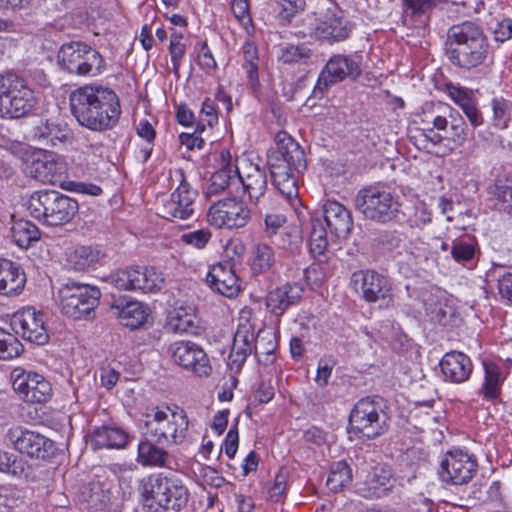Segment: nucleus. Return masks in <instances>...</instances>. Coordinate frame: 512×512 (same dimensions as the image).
<instances>
[{"label": "nucleus", "mask_w": 512, "mask_h": 512, "mask_svg": "<svg viewBox=\"0 0 512 512\" xmlns=\"http://www.w3.org/2000/svg\"><path fill=\"white\" fill-rule=\"evenodd\" d=\"M275 249L266 242L253 244L249 251L248 266L253 277L273 273L277 266Z\"/></svg>", "instance_id": "7c9ffc66"}, {"label": "nucleus", "mask_w": 512, "mask_h": 512, "mask_svg": "<svg viewBox=\"0 0 512 512\" xmlns=\"http://www.w3.org/2000/svg\"><path fill=\"white\" fill-rule=\"evenodd\" d=\"M111 309L114 314L120 320L121 324L132 330L141 327L149 316V309L143 303L139 301H127L121 300L115 301Z\"/></svg>", "instance_id": "72a5a7b5"}, {"label": "nucleus", "mask_w": 512, "mask_h": 512, "mask_svg": "<svg viewBox=\"0 0 512 512\" xmlns=\"http://www.w3.org/2000/svg\"><path fill=\"white\" fill-rule=\"evenodd\" d=\"M440 369L446 381L463 383L469 379L473 365L470 358L464 353L451 351L442 357Z\"/></svg>", "instance_id": "c756f323"}, {"label": "nucleus", "mask_w": 512, "mask_h": 512, "mask_svg": "<svg viewBox=\"0 0 512 512\" xmlns=\"http://www.w3.org/2000/svg\"><path fill=\"white\" fill-rule=\"evenodd\" d=\"M70 110L77 122L92 131H105L116 126L121 115L118 95L100 84H85L70 94Z\"/></svg>", "instance_id": "f257e3e1"}, {"label": "nucleus", "mask_w": 512, "mask_h": 512, "mask_svg": "<svg viewBox=\"0 0 512 512\" xmlns=\"http://www.w3.org/2000/svg\"><path fill=\"white\" fill-rule=\"evenodd\" d=\"M22 350V344L13 334L0 328V360L17 357Z\"/></svg>", "instance_id": "603ef678"}, {"label": "nucleus", "mask_w": 512, "mask_h": 512, "mask_svg": "<svg viewBox=\"0 0 512 512\" xmlns=\"http://www.w3.org/2000/svg\"><path fill=\"white\" fill-rule=\"evenodd\" d=\"M60 157L48 150L35 151L27 163V172L42 183H55L62 173Z\"/></svg>", "instance_id": "a878e982"}, {"label": "nucleus", "mask_w": 512, "mask_h": 512, "mask_svg": "<svg viewBox=\"0 0 512 512\" xmlns=\"http://www.w3.org/2000/svg\"><path fill=\"white\" fill-rule=\"evenodd\" d=\"M36 104V96L27 81L14 72L0 74V117L19 119L28 115Z\"/></svg>", "instance_id": "423d86ee"}, {"label": "nucleus", "mask_w": 512, "mask_h": 512, "mask_svg": "<svg viewBox=\"0 0 512 512\" xmlns=\"http://www.w3.org/2000/svg\"><path fill=\"white\" fill-rule=\"evenodd\" d=\"M57 58L64 70L80 77H97L106 68L102 55L80 41L64 43L58 51Z\"/></svg>", "instance_id": "0eeeda50"}, {"label": "nucleus", "mask_w": 512, "mask_h": 512, "mask_svg": "<svg viewBox=\"0 0 512 512\" xmlns=\"http://www.w3.org/2000/svg\"><path fill=\"white\" fill-rule=\"evenodd\" d=\"M288 472L280 469L275 476L273 485L268 490L269 499L279 502L285 495L287 489Z\"/></svg>", "instance_id": "69168bd1"}, {"label": "nucleus", "mask_w": 512, "mask_h": 512, "mask_svg": "<svg viewBox=\"0 0 512 512\" xmlns=\"http://www.w3.org/2000/svg\"><path fill=\"white\" fill-rule=\"evenodd\" d=\"M186 412L175 406L155 407L145 415L146 435L159 445H178L188 432Z\"/></svg>", "instance_id": "20e7f679"}, {"label": "nucleus", "mask_w": 512, "mask_h": 512, "mask_svg": "<svg viewBox=\"0 0 512 512\" xmlns=\"http://www.w3.org/2000/svg\"><path fill=\"white\" fill-rule=\"evenodd\" d=\"M287 218L282 213L271 212L264 216L263 234L267 239L272 240L288 227L285 226Z\"/></svg>", "instance_id": "6e6d98bb"}, {"label": "nucleus", "mask_w": 512, "mask_h": 512, "mask_svg": "<svg viewBox=\"0 0 512 512\" xmlns=\"http://www.w3.org/2000/svg\"><path fill=\"white\" fill-rule=\"evenodd\" d=\"M427 316L432 322L449 325L455 316V308L443 294L431 295L425 302Z\"/></svg>", "instance_id": "4c0bfd02"}, {"label": "nucleus", "mask_w": 512, "mask_h": 512, "mask_svg": "<svg viewBox=\"0 0 512 512\" xmlns=\"http://www.w3.org/2000/svg\"><path fill=\"white\" fill-rule=\"evenodd\" d=\"M58 295L62 313L80 320L93 317L101 292L96 286L72 282L63 285Z\"/></svg>", "instance_id": "6e6552de"}, {"label": "nucleus", "mask_w": 512, "mask_h": 512, "mask_svg": "<svg viewBox=\"0 0 512 512\" xmlns=\"http://www.w3.org/2000/svg\"><path fill=\"white\" fill-rule=\"evenodd\" d=\"M78 501L82 505V510L87 512H97L106 506L107 497L97 483L84 485L78 494Z\"/></svg>", "instance_id": "a19ab883"}, {"label": "nucleus", "mask_w": 512, "mask_h": 512, "mask_svg": "<svg viewBox=\"0 0 512 512\" xmlns=\"http://www.w3.org/2000/svg\"><path fill=\"white\" fill-rule=\"evenodd\" d=\"M483 367L485 378L480 393L486 400H495L501 392V369L492 361H484Z\"/></svg>", "instance_id": "37998d69"}, {"label": "nucleus", "mask_w": 512, "mask_h": 512, "mask_svg": "<svg viewBox=\"0 0 512 512\" xmlns=\"http://www.w3.org/2000/svg\"><path fill=\"white\" fill-rule=\"evenodd\" d=\"M78 202L55 190L34 192L28 202L30 214L48 226L69 223L78 212Z\"/></svg>", "instance_id": "39448f33"}, {"label": "nucleus", "mask_w": 512, "mask_h": 512, "mask_svg": "<svg viewBox=\"0 0 512 512\" xmlns=\"http://www.w3.org/2000/svg\"><path fill=\"white\" fill-rule=\"evenodd\" d=\"M194 318L192 314H183L179 310L171 318L170 325L175 332L187 333L195 328Z\"/></svg>", "instance_id": "774afa93"}, {"label": "nucleus", "mask_w": 512, "mask_h": 512, "mask_svg": "<svg viewBox=\"0 0 512 512\" xmlns=\"http://www.w3.org/2000/svg\"><path fill=\"white\" fill-rule=\"evenodd\" d=\"M238 165V157L234 158L229 150H221L218 158V169L212 174L207 186V196L211 197L224 191H227L228 194H239L241 181Z\"/></svg>", "instance_id": "dca6fc26"}, {"label": "nucleus", "mask_w": 512, "mask_h": 512, "mask_svg": "<svg viewBox=\"0 0 512 512\" xmlns=\"http://www.w3.org/2000/svg\"><path fill=\"white\" fill-rule=\"evenodd\" d=\"M11 326L16 334L31 343L44 345L49 340L45 316L33 307H25L14 313Z\"/></svg>", "instance_id": "aec40b11"}, {"label": "nucleus", "mask_w": 512, "mask_h": 512, "mask_svg": "<svg viewBox=\"0 0 512 512\" xmlns=\"http://www.w3.org/2000/svg\"><path fill=\"white\" fill-rule=\"evenodd\" d=\"M27 465L15 455L0 450V471L13 476H22L25 474Z\"/></svg>", "instance_id": "4d7b16f0"}, {"label": "nucleus", "mask_w": 512, "mask_h": 512, "mask_svg": "<svg viewBox=\"0 0 512 512\" xmlns=\"http://www.w3.org/2000/svg\"><path fill=\"white\" fill-rule=\"evenodd\" d=\"M253 351H255L256 355L258 354L253 326L248 321L240 322L229 354V364L232 368H241Z\"/></svg>", "instance_id": "cd10ccee"}, {"label": "nucleus", "mask_w": 512, "mask_h": 512, "mask_svg": "<svg viewBox=\"0 0 512 512\" xmlns=\"http://www.w3.org/2000/svg\"><path fill=\"white\" fill-rule=\"evenodd\" d=\"M276 3L281 8L280 16L287 21L304 11L306 5L305 0H276Z\"/></svg>", "instance_id": "338daca9"}, {"label": "nucleus", "mask_w": 512, "mask_h": 512, "mask_svg": "<svg viewBox=\"0 0 512 512\" xmlns=\"http://www.w3.org/2000/svg\"><path fill=\"white\" fill-rule=\"evenodd\" d=\"M475 245L472 242L458 241L455 242L451 249V255L456 262H470L475 256Z\"/></svg>", "instance_id": "e2e57ef3"}, {"label": "nucleus", "mask_w": 512, "mask_h": 512, "mask_svg": "<svg viewBox=\"0 0 512 512\" xmlns=\"http://www.w3.org/2000/svg\"><path fill=\"white\" fill-rule=\"evenodd\" d=\"M175 177L179 184L170 198L163 203L160 215L168 220H186L194 213L198 192L188 183L182 169L175 170Z\"/></svg>", "instance_id": "4468645a"}, {"label": "nucleus", "mask_w": 512, "mask_h": 512, "mask_svg": "<svg viewBox=\"0 0 512 512\" xmlns=\"http://www.w3.org/2000/svg\"><path fill=\"white\" fill-rule=\"evenodd\" d=\"M13 389L26 402L43 403L51 397V384L40 374L34 372H13Z\"/></svg>", "instance_id": "5701e85b"}, {"label": "nucleus", "mask_w": 512, "mask_h": 512, "mask_svg": "<svg viewBox=\"0 0 512 512\" xmlns=\"http://www.w3.org/2000/svg\"><path fill=\"white\" fill-rule=\"evenodd\" d=\"M40 230L32 222L24 219L17 220L11 227V237L20 248L27 249L40 240Z\"/></svg>", "instance_id": "ea45409f"}, {"label": "nucleus", "mask_w": 512, "mask_h": 512, "mask_svg": "<svg viewBox=\"0 0 512 512\" xmlns=\"http://www.w3.org/2000/svg\"><path fill=\"white\" fill-rule=\"evenodd\" d=\"M325 7L314 13V33L320 40L329 43L347 39L352 31V24L344 12L332 2L325 1Z\"/></svg>", "instance_id": "ddd939ff"}, {"label": "nucleus", "mask_w": 512, "mask_h": 512, "mask_svg": "<svg viewBox=\"0 0 512 512\" xmlns=\"http://www.w3.org/2000/svg\"><path fill=\"white\" fill-rule=\"evenodd\" d=\"M494 208L512 216V175L498 177L489 187Z\"/></svg>", "instance_id": "58836bf2"}, {"label": "nucleus", "mask_w": 512, "mask_h": 512, "mask_svg": "<svg viewBox=\"0 0 512 512\" xmlns=\"http://www.w3.org/2000/svg\"><path fill=\"white\" fill-rule=\"evenodd\" d=\"M312 54V50L303 44H286L279 47L277 58L284 64H305Z\"/></svg>", "instance_id": "a18cd8bd"}, {"label": "nucleus", "mask_w": 512, "mask_h": 512, "mask_svg": "<svg viewBox=\"0 0 512 512\" xmlns=\"http://www.w3.org/2000/svg\"><path fill=\"white\" fill-rule=\"evenodd\" d=\"M324 220L330 232L339 239H346L352 228L350 211L337 201H327L323 206Z\"/></svg>", "instance_id": "c85d7f7f"}, {"label": "nucleus", "mask_w": 512, "mask_h": 512, "mask_svg": "<svg viewBox=\"0 0 512 512\" xmlns=\"http://www.w3.org/2000/svg\"><path fill=\"white\" fill-rule=\"evenodd\" d=\"M477 460L462 450L447 452L441 462L439 475L442 481L453 485H463L470 482L477 471Z\"/></svg>", "instance_id": "6ab92c4d"}, {"label": "nucleus", "mask_w": 512, "mask_h": 512, "mask_svg": "<svg viewBox=\"0 0 512 512\" xmlns=\"http://www.w3.org/2000/svg\"><path fill=\"white\" fill-rule=\"evenodd\" d=\"M277 245L290 255H296L301 250L302 237L297 229L287 228L279 234Z\"/></svg>", "instance_id": "5fc2aeb1"}, {"label": "nucleus", "mask_w": 512, "mask_h": 512, "mask_svg": "<svg viewBox=\"0 0 512 512\" xmlns=\"http://www.w3.org/2000/svg\"><path fill=\"white\" fill-rule=\"evenodd\" d=\"M492 107V125L497 129H505L511 120L512 103L503 97L493 98Z\"/></svg>", "instance_id": "09e8293b"}, {"label": "nucleus", "mask_w": 512, "mask_h": 512, "mask_svg": "<svg viewBox=\"0 0 512 512\" xmlns=\"http://www.w3.org/2000/svg\"><path fill=\"white\" fill-rule=\"evenodd\" d=\"M489 41L482 27L473 21L451 26L445 43L449 61L464 70L484 64L489 54Z\"/></svg>", "instance_id": "f03ea898"}, {"label": "nucleus", "mask_w": 512, "mask_h": 512, "mask_svg": "<svg viewBox=\"0 0 512 512\" xmlns=\"http://www.w3.org/2000/svg\"><path fill=\"white\" fill-rule=\"evenodd\" d=\"M110 282L119 290L154 293L161 290L165 280L154 267L137 266L117 270L109 276Z\"/></svg>", "instance_id": "9b49d317"}, {"label": "nucleus", "mask_w": 512, "mask_h": 512, "mask_svg": "<svg viewBox=\"0 0 512 512\" xmlns=\"http://www.w3.org/2000/svg\"><path fill=\"white\" fill-rule=\"evenodd\" d=\"M231 10L246 32L250 34L252 19L249 15L248 0H232Z\"/></svg>", "instance_id": "0e129e2a"}, {"label": "nucleus", "mask_w": 512, "mask_h": 512, "mask_svg": "<svg viewBox=\"0 0 512 512\" xmlns=\"http://www.w3.org/2000/svg\"><path fill=\"white\" fill-rule=\"evenodd\" d=\"M249 219V209L236 197L219 200L209 208L207 213L210 225L218 229L242 228Z\"/></svg>", "instance_id": "a211bd4d"}, {"label": "nucleus", "mask_w": 512, "mask_h": 512, "mask_svg": "<svg viewBox=\"0 0 512 512\" xmlns=\"http://www.w3.org/2000/svg\"><path fill=\"white\" fill-rule=\"evenodd\" d=\"M432 221V211L423 201H416L410 213L407 214L406 222L411 228H423Z\"/></svg>", "instance_id": "3c124183"}, {"label": "nucleus", "mask_w": 512, "mask_h": 512, "mask_svg": "<svg viewBox=\"0 0 512 512\" xmlns=\"http://www.w3.org/2000/svg\"><path fill=\"white\" fill-rule=\"evenodd\" d=\"M241 53L244 59V66L247 70L248 78L251 81L258 80L259 56L256 44L248 38L241 47Z\"/></svg>", "instance_id": "8fccbe9b"}, {"label": "nucleus", "mask_w": 512, "mask_h": 512, "mask_svg": "<svg viewBox=\"0 0 512 512\" xmlns=\"http://www.w3.org/2000/svg\"><path fill=\"white\" fill-rule=\"evenodd\" d=\"M377 245L388 252L400 249L405 242L403 233L398 231H384L377 237Z\"/></svg>", "instance_id": "bf43d9fd"}, {"label": "nucleus", "mask_w": 512, "mask_h": 512, "mask_svg": "<svg viewBox=\"0 0 512 512\" xmlns=\"http://www.w3.org/2000/svg\"><path fill=\"white\" fill-rule=\"evenodd\" d=\"M240 193H246L252 203L257 204L266 192L268 179L265 169L247 158L239 159Z\"/></svg>", "instance_id": "393cba45"}, {"label": "nucleus", "mask_w": 512, "mask_h": 512, "mask_svg": "<svg viewBox=\"0 0 512 512\" xmlns=\"http://www.w3.org/2000/svg\"><path fill=\"white\" fill-rule=\"evenodd\" d=\"M360 74L361 68L355 59L339 54L334 55L320 72L315 90L323 93L330 86L347 78L356 79Z\"/></svg>", "instance_id": "4be33fe9"}, {"label": "nucleus", "mask_w": 512, "mask_h": 512, "mask_svg": "<svg viewBox=\"0 0 512 512\" xmlns=\"http://www.w3.org/2000/svg\"><path fill=\"white\" fill-rule=\"evenodd\" d=\"M355 285L360 284L362 296L367 302L382 301L385 308L394 305L391 287L385 277L374 271H360L353 274Z\"/></svg>", "instance_id": "b1692460"}, {"label": "nucleus", "mask_w": 512, "mask_h": 512, "mask_svg": "<svg viewBox=\"0 0 512 512\" xmlns=\"http://www.w3.org/2000/svg\"><path fill=\"white\" fill-rule=\"evenodd\" d=\"M447 93L450 98L462 109V111L471 107L477 102L474 92L461 86L448 84Z\"/></svg>", "instance_id": "13d9d810"}, {"label": "nucleus", "mask_w": 512, "mask_h": 512, "mask_svg": "<svg viewBox=\"0 0 512 512\" xmlns=\"http://www.w3.org/2000/svg\"><path fill=\"white\" fill-rule=\"evenodd\" d=\"M355 207L367 219L387 223L394 220L400 213L401 204L390 191L369 186L358 191Z\"/></svg>", "instance_id": "1a4fd4ad"}, {"label": "nucleus", "mask_w": 512, "mask_h": 512, "mask_svg": "<svg viewBox=\"0 0 512 512\" xmlns=\"http://www.w3.org/2000/svg\"><path fill=\"white\" fill-rule=\"evenodd\" d=\"M388 419L381 402L367 397L355 404L350 413L349 424L359 437L374 439L387 431Z\"/></svg>", "instance_id": "9d476101"}, {"label": "nucleus", "mask_w": 512, "mask_h": 512, "mask_svg": "<svg viewBox=\"0 0 512 512\" xmlns=\"http://www.w3.org/2000/svg\"><path fill=\"white\" fill-rule=\"evenodd\" d=\"M174 364L199 377L209 376L212 367L203 348L192 341H175L168 349Z\"/></svg>", "instance_id": "f3484780"}, {"label": "nucleus", "mask_w": 512, "mask_h": 512, "mask_svg": "<svg viewBox=\"0 0 512 512\" xmlns=\"http://www.w3.org/2000/svg\"><path fill=\"white\" fill-rule=\"evenodd\" d=\"M271 177L279 193L291 201L298 197L297 180L292 172H287L280 166L272 165Z\"/></svg>", "instance_id": "c03bdc74"}, {"label": "nucleus", "mask_w": 512, "mask_h": 512, "mask_svg": "<svg viewBox=\"0 0 512 512\" xmlns=\"http://www.w3.org/2000/svg\"><path fill=\"white\" fill-rule=\"evenodd\" d=\"M26 276L20 265L8 259L0 258V294L19 295L25 286Z\"/></svg>", "instance_id": "473e14b6"}, {"label": "nucleus", "mask_w": 512, "mask_h": 512, "mask_svg": "<svg viewBox=\"0 0 512 512\" xmlns=\"http://www.w3.org/2000/svg\"><path fill=\"white\" fill-rule=\"evenodd\" d=\"M449 123L452 140L463 139L466 135V124L461 117L454 118L453 109L448 105L438 103L430 111L424 112L420 119L424 136L434 145L440 143L443 139L440 134L434 133V130H446Z\"/></svg>", "instance_id": "f8f14e48"}, {"label": "nucleus", "mask_w": 512, "mask_h": 512, "mask_svg": "<svg viewBox=\"0 0 512 512\" xmlns=\"http://www.w3.org/2000/svg\"><path fill=\"white\" fill-rule=\"evenodd\" d=\"M278 151L287 164L289 172L301 173L306 169L304 150L295 140L288 139V142L279 146Z\"/></svg>", "instance_id": "79ce46f5"}, {"label": "nucleus", "mask_w": 512, "mask_h": 512, "mask_svg": "<svg viewBox=\"0 0 512 512\" xmlns=\"http://www.w3.org/2000/svg\"><path fill=\"white\" fill-rule=\"evenodd\" d=\"M60 133L61 130L59 126L48 120L40 121V123L33 128V138L51 146H54L56 141L60 139Z\"/></svg>", "instance_id": "864d4df0"}, {"label": "nucleus", "mask_w": 512, "mask_h": 512, "mask_svg": "<svg viewBox=\"0 0 512 512\" xmlns=\"http://www.w3.org/2000/svg\"><path fill=\"white\" fill-rule=\"evenodd\" d=\"M105 254L98 247L93 246H76L67 253V261L75 271H85L95 267Z\"/></svg>", "instance_id": "c9c22d12"}, {"label": "nucleus", "mask_w": 512, "mask_h": 512, "mask_svg": "<svg viewBox=\"0 0 512 512\" xmlns=\"http://www.w3.org/2000/svg\"><path fill=\"white\" fill-rule=\"evenodd\" d=\"M169 459L168 452L163 445L155 443L147 436L141 440L137 449V462L145 467H163Z\"/></svg>", "instance_id": "e433bc0d"}, {"label": "nucleus", "mask_w": 512, "mask_h": 512, "mask_svg": "<svg viewBox=\"0 0 512 512\" xmlns=\"http://www.w3.org/2000/svg\"><path fill=\"white\" fill-rule=\"evenodd\" d=\"M302 293L303 287L299 283H286L268 293L267 308L274 315L281 316L289 306L300 300Z\"/></svg>", "instance_id": "2f4dec72"}, {"label": "nucleus", "mask_w": 512, "mask_h": 512, "mask_svg": "<svg viewBox=\"0 0 512 512\" xmlns=\"http://www.w3.org/2000/svg\"><path fill=\"white\" fill-rule=\"evenodd\" d=\"M206 131V126L203 123H197L194 132L181 133L179 135L180 143L186 146L189 150L202 149L205 145V139L202 134Z\"/></svg>", "instance_id": "680f3d73"}, {"label": "nucleus", "mask_w": 512, "mask_h": 512, "mask_svg": "<svg viewBox=\"0 0 512 512\" xmlns=\"http://www.w3.org/2000/svg\"><path fill=\"white\" fill-rule=\"evenodd\" d=\"M128 441V433L117 426L97 427L91 434V443L95 449H120L124 448Z\"/></svg>", "instance_id": "f704fd0d"}, {"label": "nucleus", "mask_w": 512, "mask_h": 512, "mask_svg": "<svg viewBox=\"0 0 512 512\" xmlns=\"http://www.w3.org/2000/svg\"><path fill=\"white\" fill-rule=\"evenodd\" d=\"M352 481V473L348 464L339 461L332 465L327 478V486L333 492H338Z\"/></svg>", "instance_id": "49530a36"}, {"label": "nucleus", "mask_w": 512, "mask_h": 512, "mask_svg": "<svg viewBox=\"0 0 512 512\" xmlns=\"http://www.w3.org/2000/svg\"><path fill=\"white\" fill-rule=\"evenodd\" d=\"M395 486L392 470L384 464H377L366 471L356 484V492L366 499H380L387 496Z\"/></svg>", "instance_id": "412c9836"}, {"label": "nucleus", "mask_w": 512, "mask_h": 512, "mask_svg": "<svg viewBox=\"0 0 512 512\" xmlns=\"http://www.w3.org/2000/svg\"><path fill=\"white\" fill-rule=\"evenodd\" d=\"M212 233L209 229L203 228L187 233H183L180 237L181 241L196 249H204L211 240Z\"/></svg>", "instance_id": "052dcab7"}, {"label": "nucleus", "mask_w": 512, "mask_h": 512, "mask_svg": "<svg viewBox=\"0 0 512 512\" xmlns=\"http://www.w3.org/2000/svg\"><path fill=\"white\" fill-rule=\"evenodd\" d=\"M328 247V240L326 230L319 220L314 219L312 221V230L310 233L309 249L311 254L315 258L325 256V252Z\"/></svg>", "instance_id": "de8ad7c7"}, {"label": "nucleus", "mask_w": 512, "mask_h": 512, "mask_svg": "<svg viewBox=\"0 0 512 512\" xmlns=\"http://www.w3.org/2000/svg\"><path fill=\"white\" fill-rule=\"evenodd\" d=\"M139 490L145 505H157L167 512H179L189 501V491L174 475L153 473L140 481Z\"/></svg>", "instance_id": "7ed1b4c3"}, {"label": "nucleus", "mask_w": 512, "mask_h": 512, "mask_svg": "<svg viewBox=\"0 0 512 512\" xmlns=\"http://www.w3.org/2000/svg\"><path fill=\"white\" fill-rule=\"evenodd\" d=\"M7 438L19 453L31 459L47 460L53 457L56 451L52 440L21 426L10 428Z\"/></svg>", "instance_id": "2eb2a0df"}, {"label": "nucleus", "mask_w": 512, "mask_h": 512, "mask_svg": "<svg viewBox=\"0 0 512 512\" xmlns=\"http://www.w3.org/2000/svg\"><path fill=\"white\" fill-rule=\"evenodd\" d=\"M208 286L215 292L231 298L240 290L239 279L230 262H219L210 267L206 276Z\"/></svg>", "instance_id": "bb28decb"}]
</instances>
